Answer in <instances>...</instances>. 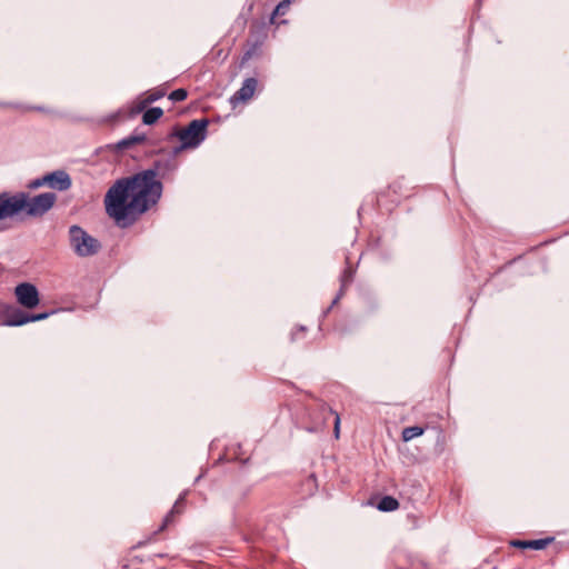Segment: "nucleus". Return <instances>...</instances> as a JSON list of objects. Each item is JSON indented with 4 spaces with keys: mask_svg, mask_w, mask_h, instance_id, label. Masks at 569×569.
<instances>
[{
    "mask_svg": "<svg viewBox=\"0 0 569 569\" xmlns=\"http://www.w3.org/2000/svg\"><path fill=\"white\" fill-rule=\"evenodd\" d=\"M257 86L258 80L256 78H247L241 88L231 97V102H246L250 100L254 94Z\"/></svg>",
    "mask_w": 569,
    "mask_h": 569,
    "instance_id": "9",
    "label": "nucleus"
},
{
    "mask_svg": "<svg viewBox=\"0 0 569 569\" xmlns=\"http://www.w3.org/2000/svg\"><path fill=\"white\" fill-rule=\"evenodd\" d=\"M290 1L283 0L281 1L274 9L273 14L274 16H283L286 14L287 10L289 9Z\"/></svg>",
    "mask_w": 569,
    "mask_h": 569,
    "instance_id": "20",
    "label": "nucleus"
},
{
    "mask_svg": "<svg viewBox=\"0 0 569 569\" xmlns=\"http://www.w3.org/2000/svg\"><path fill=\"white\" fill-rule=\"evenodd\" d=\"M166 94V91L163 89H153L151 91H148L144 93L146 102H149L150 104L159 99H161Z\"/></svg>",
    "mask_w": 569,
    "mask_h": 569,
    "instance_id": "17",
    "label": "nucleus"
},
{
    "mask_svg": "<svg viewBox=\"0 0 569 569\" xmlns=\"http://www.w3.org/2000/svg\"><path fill=\"white\" fill-rule=\"evenodd\" d=\"M8 106H9L8 103H2V102H0V108H2V107H8Z\"/></svg>",
    "mask_w": 569,
    "mask_h": 569,
    "instance_id": "23",
    "label": "nucleus"
},
{
    "mask_svg": "<svg viewBox=\"0 0 569 569\" xmlns=\"http://www.w3.org/2000/svg\"><path fill=\"white\" fill-rule=\"evenodd\" d=\"M183 507H184V497L181 496L177 499L172 509L164 517L162 526L160 527V530H163L166 527H168L170 523H172L174 516L180 515L183 511Z\"/></svg>",
    "mask_w": 569,
    "mask_h": 569,
    "instance_id": "11",
    "label": "nucleus"
},
{
    "mask_svg": "<svg viewBox=\"0 0 569 569\" xmlns=\"http://www.w3.org/2000/svg\"><path fill=\"white\" fill-rule=\"evenodd\" d=\"M187 96H188V92L186 89H176L173 90L170 94H169V99L174 101V102H179V101H183L187 99Z\"/></svg>",
    "mask_w": 569,
    "mask_h": 569,
    "instance_id": "18",
    "label": "nucleus"
},
{
    "mask_svg": "<svg viewBox=\"0 0 569 569\" xmlns=\"http://www.w3.org/2000/svg\"><path fill=\"white\" fill-rule=\"evenodd\" d=\"M57 201L53 192H43L30 197L27 192L0 193V221L11 219L20 212L29 217L39 218L50 211Z\"/></svg>",
    "mask_w": 569,
    "mask_h": 569,
    "instance_id": "2",
    "label": "nucleus"
},
{
    "mask_svg": "<svg viewBox=\"0 0 569 569\" xmlns=\"http://www.w3.org/2000/svg\"><path fill=\"white\" fill-rule=\"evenodd\" d=\"M46 187L56 191H67L72 186L70 174L64 170H56L44 174Z\"/></svg>",
    "mask_w": 569,
    "mask_h": 569,
    "instance_id": "8",
    "label": "nucleus"
},
{
    "mask_svg": "<svg viewBox=\"0 0 569 569\" xmlns=\"http://www.w3.org/2000/svg\"><path fill=\"white\" fill-rule=\"evenodd\" d=\"M209 121L207 119L192 120L186 128L178 126L173 127L171 132L168 133L167 139H178L180 146L174 147L172 153L177 156L186 149L197 148L207 137V128Z\"/></svg>",
    "mask_w": 569,
    "mask_h": 569,
    "instance_id": "3",
    "label": "nucleus"
},
{
    "mask_svg": "<svg viewBox=\"0 0 569 569\" xmlns=\"http://www.w3.org/2000/svg\"><path fill=\"white\" fill-rule=\"evenodd\" d=\"M52 313H54V311L42 313H28L17 307L9 306L4 311L1 325L6 327H20L29 322L44 320Z\"/></svg>",
    "mask_w": 569,
    "mask_h": 569,
    "instance_id": "6",
    "label": "nucleus"
},
{
    "mask_svg": "<svg viewBox=\"0 0 569 569\" xmlns=\"http://www.w3.org/2000/svg\"><path fill=\"white\" fill-rule=\"evenodd\" d=\"M44 186H46L44 176H42V177H39V178H36V179L29 181L27 184V188L30 190H36V189H39Z\"/></svg>",
    "mask_w": 569,
    "mask_h": 569,
    "instance_id": "19",
    "label": "nucleus"
},
{
    "mask_svg": "<svg viewBox=\"0 0 569 569\" xmlns=\"http://www.w3.org/2000/svg\"><path fill=\"white\" fill-rule=\"evenodd\" d=\"M162 191L154 169L118 179L104 196L106 212L120 227L131 226L158 204Z\"/></svg>",
    "mask_w": 569,
    "mask_h": 569,
    "instance_id": "1",
    "label": "nucleus"
},
{
    "mask_svg": "<svg viewBox=\"0 0 569 569\" xmlns=\"http://www.w3.org/2000/svg\"><path fill=\"white\" fill-rule=\"evenodd\" d=\"M162 114H163V110L161 108H159V107L149 108L143 112L142 122L144 124H153L162 117Z\"/></svg>",
    "mask_w": 569,
    "mask_h": 569,
    "instance_id": "12",
    "label": "nucleus"
},
{
    "mask_svg": "<svg viewBox=\"0 0 569 569\" xmlns=\"http://www.w3.org/2000/svg\"><path fill=\"white\" fill-rule=\"evenodd\" d=\"M352 276H353V272L350 268H347L343 270L341 278H340L341 287H340L339 293L333 299L332 305H336L339 301V299L343 296L347 286L352 281Z\"/></svg>",
    "mask_w": 569,
    "mask_h": 569,
    "instance_id": "13",
    "label": "nucleus"
},
{
    "mask_svg": "<svg viewBox=\"0 0 569 569\" xmlns=\"http://www.w3.org/2000/svg\"><path fill=\"white\" fill-rule=\"evenodd\" d=\"M69 238L71 248L79 257L94 256L101 249L100 241L79 226L73 224L69 228Z\"/></svg>",
    "mask_w": 569,
    "mask_h": 569,
    "instance_id": "4",
    "label": "nucleus"
},
{
    "mask_svg": "<svg viewBox=\"0 0 569 569\" xmlns=\"http://www.w3.org/2000/svg\"><path fill=\"white\" fill-rule=\"evenodd\" d=\"M150 103L149 102H146V98L144 97H140L137 101H136V106H134V109H133V113H140L142 112Z\"/></svg>",
    "mask_w": 569,
    "mask_h": 569,
    "instance_id": "21",
    "label": "nucleus"
},
{
    "mask_svg": "<svg viewBox=\"0 0 569 569\" xmlns=\"http://www.w3.org/2000/svg\"><path fill=\"white\" fill-rule=\"evenodd\" d=\"M333 417V433L336 439L339 438L340 435V417L326 403H319L316 409L310 413V425L307 427V430L310 432H317L322 430L328 420Z\"/></svg>",
    "mask_w": 569,
    "mask_h": 569,
    "instance_id": "5",
    "label": "nucleus"
},
{
    "mask_svg": "<svg viewBox=\"0 0 569 569\" xmlns=\"http://www.w3.org/2000/svg\"><path fill=\"white\" fill-rule=\"evenodd\" d=\"M425 432V428L420 426H411L407 427L401 432V438L405 442H408L417 437L422 436Z\"/></svg>",
    "mask_w": 569,
    "mask_h": 569,
    "instance_id": "15",
    "label": "nucleus"
},
{
    "mask_svg": "<svg viewBox=\"0 0 569 569\" xmlns=\"http://www.w3.org/2000/svg\"><path fill=\"white\" fill-rule=\"evenodd\" d=\"M553 538H542L535 540H513L511 541V546L519 549H533V550H542L547 548Z\"/></svg>",
    "mask_w": 569,
    "mask_h": 569,
    "instance_id": "10",
    "label": "nucleus"
},
{
    "mask_svg": "<svg viewBox=\"0 0 569 569\" xmlns=\"http://www.w3.org/2000/svg\"><path fill=\"white\" fill-rule=\"evenodd\" d=\"M17 302L24 309H33L40 302V295L37 287L30 282H21L14 288Z\"/></svg>",
    "mask_w": 569,
    "mask_h": 569,
    "instance_id": "7",
    "label": "nucleus"
},
{
    "mask_svg": "<svg viewBox=\"0 0 569 569\" xmlns=\"http://www.w3.org/2000/svg\"><path fill=\"white\" fill-rule=\"evenodd\" d=\"M399 508V502L396 498L391 496H385L382 497L378 502V509L380 511H395Z\"/></svg>",
    "mask_w": 569,
    "mask_h": 569,
    "instance_id": "14",
    "label": "nucleus"
},
{
    "mask_svg": "<svg viewBox=\"0 0 569 569\" xmlns=\"http://www.w3.org/2000/svg\"><path fill=\"white\" fill-rule=\"evenodd\" d=\"M146 140V136L144 134H132L126 139H122L121 141L118 142V148L119 149H127L133 144H137V143H141L142 141Z\"/></svg>",
    "mask_w": 569,
    "mask_h": 569,
    "instance_id": "16",
    "label": "nucleus"
},
{
    "mask_svg": "<svg viewBox=\"0 0 569 569\" xmlns=\"http://www.w3.org/2000/svg\"><path fill=\"white\" fill-rule=\"evenodd\" d=\"M28 110L43 111L44 109L42 107H30Z\"/></svg>",
    "mask_w": 569,
    "mask_h": 569,
    "instance_id": "22",
    "label": "nucleus"
}]
</instances>
